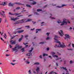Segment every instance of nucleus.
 <instances>
[{
    "mask_svg": "<svg viewBox=\"0 0 74 74\" xmlns=\"http://www.w3.org/2000/svg\"><path fill=\"white\" fill-rule=\"evenodd\" d=\"M54 37L55 38H54V39L55 40V42H56V43H58V44H59V45L58 46L56 45L54 46L55 48H57V47H61L62 48H64V47H65V45H64V44H63V45H62V44L60 43V41H59L58 40V39H56L58 37V36L55 35Z\"/></svg>",
    "mask_w": 74,
    "mask_h": 74,
    "instance_id": "nucleus-1",
    "label": "nucleus"
},
{
    "mask_svg": "<svg viewBox=\"0 0 74 74\" xmlns=\"http://www.w3.org/2000/svg\"><path fill=\"white\" fill-rule=\"evenodd\" d=\"M67 22L68 23H70V21H68V20L64 18L63 19L62 22V21H57V23L59 24L61 23V26H62V25H64V24H65V25H66V24L67 23Z\"/></svg>",
    "mask_w": 74,
    "mask_h": 74,
    "instance_id": "nucleus-2",
    "label": "nucleus"
},
{
    "mask_svg": "<svg viewBox=\"0 0 74 74\" xmlns=\"http://www.w3.org/2000/svg\"><path fill=\"white\" fill-rule=\"evenodd\" d=\"M23 15H21L19 16H18L16 17V18H15L14 17H10V19L12 21H15V20H17L18 19H19V18H18V17H20V16H22Z\"/></svg>",
    "mask_w": 74,
    "mask_h": 74,
    "instance_id": "nucleus-3",
    "label": "nucleus"
},
{
    "mask_svg": "<svg viewBox=\"0 0 74 74\" xmlns=\"http://www.w3.org/2000/svg\"><path fill=\"white\" fill-rule=\"evenodd\" d=\"M26 19H23L17 21L15 23V24H18V23H23L24 22H26Z\"/></svg>",
    "mask_w": 74,
    "mask_h": 74,
    "instance_id": "nucleus-4",
    "label": "nucleus"
},
{
    "mask_svg": "<svg viewBox=\"0 0 74 74\" xmlns=\"http://www.w3.org/2000/svg\"><path fill=\"white\" fill-rule=\"evenodd\" d=\"M33 50V48L32 47L31 48V49L28 51V53L27 54V56H32V52Z\"/></svg>",
    "mask_w": 74,
    "mask_h": 74,
    "instance_id": "nucleus-5",
    "label": "nucleus"
},
{
    "mask_svg": "<svg viewBox=\"0 0 74 74\" xmlns=\"http://www.w3.org/2000/svg\"><path fill=\"white\" fill-rule=\"evenodd\" d=\"M21 48V47L19 46V45H17L14 48H12V52H14L15 51H17L18 49H19Z\"/></svg>",
    "mask_w": 74,
    "mask_h": 74,
    "instance_id": "nucleus-6",
    "label": "nucleus"
},
{
    "mask_svg": "<svg viewBox=\"0 0 74 74\" xmlns=\"http://www.w3.org/2000/svg\"><path fill=\"white\" fill-rule=\"evenodd\" d=\"M59 33L60 36L61 37H62L64 34H63V31L62 30H60V31L59 32Z\"/></svg>",
    "mask_w": 74,
    "mask_h": 74,
    "instance_id": "nucleus-7",
    "label": "nucleus"
},
{
    "mask_svg": "<svg viewBox=\"0 0 74 74\" xmlns=\"http://www.w3.org/2000/svg\"><path fill=\"white\" fill-rule=\"evenodd\" d=\"M60 68L61 69L64 70L66 71L67 73H66V74H69V73H68L69 72L67 71V69H66V68L62 67H61Z\"/></svg>",
    "mask_w": 74,
    "mask_h": 74,
    "instance_id": "nucleus-8",
    "label": "nucleus"
},
{
    "mask_svg": "<svg viewBox=\"0 0 74 74\" xmlns=\"http://www.w3.org/2000/svg\"><path fill=\"white\" fill-rule=\"evenodd\" d=\"M10 43H11V44H12V45L15 44L16 43V40H14V41L12 40L10 41Z\"/></svg>",
    "mask_w": 74,
    "mask_h": 74,
    "instance_id": "nucleus-9",
    "label": "nucleus"
},
{
    "mask_svg": "<svg viewBox=\"0 0 74 74\" xmlns=\"http://www.w3.org/2000/svg\"><path fill=\"white\" fill-rule=\"evenodd\" d=\"M65 36L66 37V38H64L65 40H67V38H70V36L68 34H66L65 35Z\"/></svg>",
    "mask_w": 74,
    "mask_h": 74,
    "instance_id": "nucleus-10",
    "label": "nucleus"
},
{
    "mask_svg": "<svg viewBox=\"0 0 74 74\" xmlns=\"http://www.w3.org/2000/svg\"><path fill=\"white\" fill-rule=\"evenodd\" d=\"M39 70H40V67L37 66V69H36V71L37 72L36 73V74H38V73Z\"/></svg>",
    "mask_w": 74,
    "mask_h": 74,
    "instance_id": "nucleus-11",
    "label": "nucleus"
},
{
    "mask_svg": "<svg viewBox=\"0 0 74 74\" xmlns=\"http://www.w3.org/2000/svg\"><path fill=\"white\" fill-rule=\"evenodd\" d=\"M7 2L6 1L5 2H3H3H2V3L0 4L1 5H3V6L4 5H7Z\"/></svg>",
    "mask_w": 74,
    "mask_h": 74,
    "instance_id": "nucleus-12",
    "label": "nucleus"
},
{
    "mask_svg": "<svg viewBox=\"0 0 74 74\" xmlns=\"http://www.w3.org/2000/svg\"><path fill=\"white\" fill-rule=\"evenodd\" d=\"M25 62L26 63V64H29L30 63L29 60L28 59L25 60Z\"/></svg>",
    "mask_w": 74,
    "mask_h": 74,
    "instance_id": "nucleus-13",
    "label": "nucleus"
},
{
    "mask_svg": "<svg viewBox=\"0 0 74 74\" xmlns=\"http://www.w3.org/2000/svg\"><path fill=\"white\" fill-rule=\"evenodd\" d=\"M1 12H2L3 13V14H4V11L1 10L0 11V15H1L2 16H3V14H2V13H1Z\"/></svg>",
    "mask_w": 74,
    "mask_h": 74,
    "instance_id": "nucleus-14",
    "label": "nucleus"
},
{
    "mask_svg": "<svg viewBox=\"0 0 74 74\" xmlns=\"http://www.w3.org/2000/svg\"><path fill=\"white\" fill-rule=\"evenodd\" d=\"M23 31H24V30H21L17 31V33H22V32H23Z\"/></svg>",
    "mask_w": 74,
    "mask_h": 74,
    "instance_id": "nucleus-15",
    "label": "nucleus"
},
{
    "mask_svg": "<svg viewBox=\"0 0 74 74\" xmlns=\"http://www.w3.org/2000/svg\"><path fill=\"white\" fill-rule=\"evenodd\" d=\"M34 64L35 65H38L40 64V62H35Z\"/></svg>",
    "mask_w": 74,
    "mask_h": 74,
    "instance_id": "nucleus-16",
    "label": "nucleus"
},
{
    "mask_svg": "<svg viewBox=\"0 0 74 74\" xmlns=\"http://www.w3.org/2000/svg\"><path fill=\"white\" fill-rule=\"evenodd\" d=\"M32 21V20L31 19H28L26 21V22H30V21Z\"/></svg>",
    "mask_w": 74,
    "mask_h": 74,
    "instance_id": "nucleus-17",
    "label": "nucleus"
},
{
    "mask_svg": "<svg viewBox=\"0 0 74 74\" xmlns=\"http://www.w3.org/2000/svg\"><path fill=\"white\" fill-rule=\"evenodd\" d=\"M64 6H65V5H62V6H57V7H58L59 8H61V7H63Z\"/></svg>",
    "mask_w": 74,
    "mask_h": 74,
    "instance_id": "nucleus-18",
    "label": "nucleus"
},
{
    "mask_svg": "<svg viewBox=\"0 0 74 74\" xmlns=\"http://www.w3.org/2000/svg\"><path fill=\"white\" fill-rule=\"evenodd\" d=\"M25 27H26L27 29H29V28H30V26H25Z\"/></svg>",
    "mask_w": 74,
    "mask_h": 74,
    "instance_id": "nucleus-19",
    "label": "nucleus"
},
{
    "mask_svg": "<svg viewBox=\"0 0 74 74\" xmlns=\"http://www.w3.org/2000/svg\"><path fill=\"white\" fill-rule=\"evenodd\" d=\"M62 59V58H57L55 59V60H56V61L58 60H59V59Z\"/></svg>",
    "mask_w": 74,
    "mask_h": 74,
    "instance_id": "nucleus-20",
    "label": "nucleus"
},
{
    "mask_svg": "<svg viewBox=\"0 0 74 74\" xmlns=\"http://www.w3.org/2000/svg\"><path fill=\"white\" fill-rule=\"evenodd\" d=\"M53 57H56V58H58V56L57 55H52Z\"/></svg>",
    "mask_w": 74,
    "mask_h": 74,
    "instance_id": "nucleus-21",
    "label": "nucleus"
},
{
    "mask_svg": "<svg viewBox=\"0 0 74 74\" xmlns=\"http://www.w3.org/2000/svg\"><path fill=\"white\" fill-rule=\"evenodd\" d=\"M15 16H18L19 15H20V14L19 13H14V14Z\"/></svg>",
    "mask_w": 74,
    "mask_h": 74,
    "instance_id": "nucleus-22",
    "label": "nucleus"
},
{
    "mask_svg": "<svg viewBox=\"0 0 74 74\" xmlns=\"http://www.w3.org/2000/svg\"><path fill=\"white\" fill-rule=\"evenodd\" d=\"M9 15H14V14H12L11 13L9 12Z\"/></svg>",
    "mask_w": 74,
    "mask_h": 74,
    "instance_id": "nucleus-23",
    "label": "nucleus"
},
{
    "mask_svg": "<svg viewBox=\"0 0 74 74\" xmlns=\"http://www.w3.org/2000/svg\"><path fill=\"white\" fill-rule=\"evenodd\" d=\"M45 43V42H41L39 43V44H44Z\"/></svg>",
    "mask_w": 74,
    "mask_h": 74,
    "instance_id": "nucleus-24",
    "label": "nucleus"
},
{
    "mask_svg": "<svg viewBox=\"0 0 74 74\" xmlns=\"http://www.w3.org/2000/svg\"><path fill=\"white\" fill-rule=\"evenodd\" d=\"M48 56V54H45V53H43V56Z\"/></svg>",
    "mask_w": 74,
    "mask_h": 74,
    "instance_id": "nucleus-25",
    "label": "nucleus"
},
{
    "mask_svg": "<svg viewBox=\"0 0 74 74\" xmlns=\"http://www.w3.org/2000/svg\"><path fill=\"white\" fill-rule=\"evenodd\" d=\"M26 6H27V7H30V8L32 7H31V6H30V5L29 4H27L26 5Z\"/></svg>",
    "mask_w": 74,
    "mask_h": 74,
    "instance_id": "nucleus-26",
    "label": "nucleus"
},
{
    "mask_svg": "<svg viewBox=\"0 0 74 74\" xmlns=\"http://www.w3.org/2000/svg\"><path fill=\"white\" fill-rule=\"evenodd\" d=\"M40 29H36V33H38V31H40Z\"/></svg>",
    "mask_w": 74,
    "mask_h": 74,
    "instance_id": "nucleus-27",
    "label": "nucleus"
},
{
    "mask_svg": "<svg viewBox=\"0 0 74 74\" xmlns=\"http://www.w3.org/2000/svg\"><path fill=\"white\" fill-rule=\"evenodd\" d=\"M16 64L15 63V64H14L12 62H10V64H12V66H14V65H15Z\"/></svg>",
    "mask_w": 74,
    "mask_h": 74,
    "instance_id": "nucleus-28",
    "label": "nucleus"
},
{
    "mask_svg": "<svg viewBox=\"0 0 74 74\" xmlns=\"http://www.w3.org/2000/svg\"><path fill=\"white\" fill-rule=\"evenodd\" d=\"M25 48H23L22 49H21V51H22V52H25Z\"/></svg>",
    "mask_w": 74,
    "mask_h": 74,
    "instance_id": "nucleus-29",
    "label": "nucleus"
},
{
    "mask_svg": "<svg viewBox=\"0 0 74 74\" xmlns=\"http://www.w3.org/2000/svg\"><path fill=\"white\" fill-rule=\"evenodd\" d=\"M16 4H18V5H21V4L19 3H15Z\"/></svg>",
    "mask_w": 74,
    "mask_h": 74,
    "instance_id": "nucleus-30",
    "label": "nucleus"
},
{
    "mask_svg": "<svg viewBox=\"0 0 74 74\" xmlns=\"http://www.w3.org/2000/svg\"><path fill=\"white\" fill-rule=\"evenodd\" d=\"M49 39H50V38L49 37H47L46 38V40H49Z\"/></svg>",
    "mask_w": 74,
    "mask_h": 74,
    "instance_id": "nucleus-31",
    "label": "nucleus"
},
{
    "mask_svg": "<svg viewBox=\"0 0 74 74\" xmlns=\"http://www.w3.org/2000/svg\"><path fill=\"white\" fill-rule=\"evenodd\" d=\"M36 4V2H33L32 3V5H34V4Z\"/></svg>",
    "mask_w": 74,
    "mask_h": 74,
    "instance_id": "nucleus-32",
    "label": "nucleus"
},
{
    "mask_svg": "<svg viewBox=\"0 0 74 74\" xmlns=\"http://www.w3.org/2000/svg\"><path fill=\"white\" fill-rule=\"evenodd\" d=\"M41 9H38L37 10V11L38 12H40V11H41Z\"/></svg>",
    "mask_w": 74,
    "mask_h": 74,
    "instance_id": "nucleus-33",
    "label": "nucleus"
},
{
    "mask_svg": "<svg viewBox=\"0 0 74 74\" xmlns=\"http://www.w3.org/2000/svg\"><path fill=\"white\" fill-rule=\"evenodd\" d=\"M51 53L53 55H54L55 54V53L52 52H51Z\"/></svg>",
    "mask_w": 74,
    "mask_h": 74,
    "instance_id": "nucleus-34",
    "label": "nucleus"
},
{
    "mask_svg": "<svg viewBox=\"0 0 74 74\" xmlns=\"http://www.w3.org/2000/svg\"><path fill=\"white\" fill-rule=\"evenodd\" d=\"M50 18L52 19H55V17H52L51 16L50 17Z\"/></svg>",
    "mask_w": 74,
    "mask_h": 74,
    "instance_id": "nucleus-35",
    "label": "nucleus"
},
{
    "mask_svg": "<svg viewBox=\"0 0 74 74\" xmlns=\"http://www.w3.org/2000/svg\"><path fill=\"white\" fill-rule=\"evenodd\" d=\"M39 57L40 59H42V55H40L39 56Z\"/></svg>",
    "mask_w": 74,
    "mask_h": 74,
    "instance_id": "nucleus-36",
    "label": "nucleus"
},
{
    "mask_svg": "<svg viewBox=\"0 0 74 74\" xmlns=\"http://www.w3.org/2000/svg\"><path fill=\"white\" fill-rule=\"evenodd\" d=\"M20 7H18L16 8V10H19V9H20Z\"/></svg>",
    "mask_w": 74,
    "mask_h": 74,
    "instance_id": "nucleus-37",
    "label": "nucleus"
},
{
    "mask_svg": "<svg viewBox=\"0 0 74 74\" xmlns=\"http://www.w3.org/2000/svg\"><path fill=\"white\" fill-rule=\"evenodd\" d=\"M28 35H27L25 36V38H27V37H28Z\"/></svg>",
    "mask_w": 74,
    "mask_h": 74,
    "instance_id": "nucleus-38",
    "label": "nucleus"
},
{
    "mask_svg": "<svg viewBox=\"0 0 74 74\" xmlns=\"http://www.w3.org/2000/svg\"><path fill=\"white\" fill-rule=\"evenodd\" d=\"M34 14L36 15H38V14L36 12H34Z\"/></svg>",
    "mask_w": 74,
    "mask_h": 74,
    "instance_id": "nucleus-39",
    "label": "nucleus"
},
{
    "mask_svg": "<svg viewBox=\"0 0 74 74\" xmlns=\"http://www.w3.org/2000/svg\"><path fill=\"white\" fill-rule=\"evenodd\" d=\"M10 54H6L5 55V56H7V57H8V56H10Z\"/></svg>",
    "mask_w": 74,
    "mask_h": 74,
    "instance_id": "nucleus-40",
    "label": "nucleus"
},
{
    "mask_svg": "<svg viewBox=\"0 0 74 74\" xmlns=\"http://www.w3.org/2000/svg\"><path fill=\"white\" fill-rule=\"evenodd\" d=\"M50 33H47L46 34V35H47V36H49V34Z\"/></svg>",
    "mask_w": 74,
    "mask_h": 74,
    "instance_id": "nucleus-41",
    "label": "nucleus"
},
{
    "mask_svg": "<svg viewBox=\"0 0 74 74\" xmlns=\"http://www.w3.org/2000/svg\"><path fill=\"white\" fill-rule=\"evenodd\" d=\"M22 38H20L19 39V42H21V40H22Z\"/></svg>",
    "mask_w": 74,
    "mask_h": 74,
    "instance_id": "nucleus-42",
    "label": "nucleus"
},
{
    "mask_svg": "<svg viewBox=\"0 0 74 74\" xmlns=\"http://www.w3.org/2000/svg\"><path fill=\"white\" fill-rule=\"evenodd\" d=\"M33 73H34V74H36V72L34 71H33Z\"/></svg>",
    "mask_w": 74,
    "mask_h": 74,
    "instance_id": "nucleus-43",
    "label": "nucleus"
},
{
    "mask_svg": "<svg viewBox=\"0 0 74 74\" xmlns=\"http://www.w3.org/2000/svg\"><path fill=\"white\" fill-rule=\"evenodd\" d=\"M23 38V36L22 35V36H21V39H22Z\"/></svg>",
    "mask_w": 74,
    "mask_h": 74,
    "instance_id": "nucleus-44",
    "label": "nucleus"
},
{
    "mask_svg": "<svg viewBox=\"0 0 74 74\" xmlns=\"http://www.w3.org/2000/svg\"><path fill=\"white\" fill-rule=\"evenodd\" d=\"M9 6H11V5H12V4H11V3H10L9 4Z\"/></svg>",
    "mask_w": 74,
    "mask_h": 74,
    "instance_id": "nucleus-45",
    "label": "nucleus"
},
{
    "mask_svg": "<svg viewBox=\"0 0 74 74\" xmlns=\"http://www.w3.org/2000/svg\"><path fill=\"white\" fill-rule=\"evenodd\" d=\"M5 23H7V21L6 20H5Z\"/></svg>",
    "mask_w": 74,
    "mask_h": 74,
    "instance_id": "nucleus-46",
    "label": "nucleus"
},
{
    "mask_svg": "<svg viewBox=\"0 0 74 74\" xmlns=\"http://www.w3.org/2000/svg\"><path fill=\"white\" fill-rule=\"evenodd\" d=\"M9 47H10V48H12V46H11V45H9Z\"/></svg>",
    "mask_w": 74,
    "mask_h": 74,
    "instance_id": "nucleus-47",
    "label": "nucleus"
},
{
    "mask_svg": "<svg viewBox=\"0 0 74 74\" xmlns=\"http://www.w3.org/2000/svg\"><path fill=\"white\" fill-rule=\"evenodd\" d=\"M22 27L18 28V29H17V30H19L20 29H22Z\"/></svg>",
    "mask_w": 74,
    "mask_h": 74,
    "instance_id": "nucleus-48",
    "label": "nucleus"
},
{
    "mask_svg": "<svg viewBox=\"0 0 74 74\" xmlns=\"http://www.w3.org/2000/svg\"><path fill=\"white\" fill-rule=\"evenodd\" d=\"M49 58H50V59H52V57H51V56H49Z\"/></svg>",
    "mask_w": 74,
    "mask_h": 74,
    "instance_id": "nucleus-49",
    "label": "nucleus"
},
{
    "mask_svg": "<svg viewBox=\"0 0 74 74\" xmlns=\"http://www.w3.org/2000/svg\"><path fill=\"white\" fill-rule=\"evenodd\" d=\"M28 44V43H23V44H24V45H26V44Z\"/></svg>",
    "mask_w": 74,
    "mask_h": 74,
    "instance_id": "nucleus-50",
    "label": "nucleus"
},
{
    "mask_svg": "<svg viewBox=\"0 0 74 74\" xmlns=\"http://www.w3.org/2000/svg\"><path fill=\"white\" fill-rule=\"evenodd\" d=\"M72 47H73V48L74 47V44H72Z\"/></svg>",
    "mask_w": 74,
    "mask_h": 74,
    "instance_id": "nucleus-51",
    "label": "nucleus"
},
{
    "mask_svg": "<svg viewBox=\"0 0 74 74\" xmlns=\"http://www.w3.org/2000/svg\"><path fill=\"white\" fill-rule=\"evenodd\" d=\"M47 51H49V48H47Z\"/></svg>",
    "mask_w": 74,
    "mask_h": 74,
    "instance_id": "nucleus-52",
    "label": "nucleus"
},
{
    "mask_svg": "<svg viewBox=\"0 0 74 74\" xmlns=\"http://www.w3.org/2000/svg\"><path fill=\"white\" fill-rule=\"evenodd\" d=\"M73 62L71 61H70V63H72Z\"/></svg>",
    "mask_w": 74,
    "mask_h": 74,
    "instance_id": "nucleus-53",
    "label": "nucleus"
},
{
    "mask_svg": "<svg viewBox=\"0 0 74 74\" xmlns=\"http://www.w3.org/2000/svg\"><path fill=\"white\" fill-rule=\"evenodd\" d=\"M71 45V43H70L69 45V47H70V46Z\"/></svg>",
    "mask_w": 74,
    "mask_h": 74,
    "instance_id": "nucleus-54",
    "label": "nucleus"
},
{
    "mask_svg": "<svg viewBox=\"0 0 74 74\" xmlns=\"http://www.w3.org/2000/svg\"><path fill=\"white\" fill-rule=\"evenodd\" d=\"M13 34H16V32H13Z\"/></svg>",
    "mask_w": 74,
    "mask_h": 74,
    "instance_id": "nucleus-55",
    "label": "nucleus"
},
{
    "mask_svg": "<svg viewBox=\"0 0 74 74\" xmlns=\"http://www.w3.org/2000/svg\"><path fill=\"white\" fill-rule=\"evenodd\" d=\"M1 40H3V41H4V40H3V38H1Z\"/></svg>",
    "mask_w": 74,
    "mask_h": 74,
    "instance_id": "nucleus-56",
    "label": "nucleus"
},
{
    "mask_svg": "<svg viewBox=\"0 0 74 74\" xmlns=\"http://www.w3.org/2000/svg\"><path fill=\"white\" fill-rule=\"evenodd\" d=\"M23 11H26L25 10H23V11H21V12H23Z\"/></svg>",
    "mask_w": 74,
    "mask_h": 74,
    "instance_id": "nucleus-57",
    "label": "nucleus"
},
{
    "mask_svg": "<svg viewBox=\"0 0 74 74\" xmlns=\"http://www.w3.org/2000/svg\"><path fill=\"white\" fill-rule=\"evenodd\" d=\"M62 62V60H61L60 61V62Z\"/></svg>",
    "mask_w": 74,
    "mask_h": 74,
    "instance_id": "nucleus-58",
    "label": "nucleus"
},
{
    "mask_svg": "<svg viewBox=\"0 0 74 74\" xmlns=\"http://www.w3.org/2000/svg\"><path fill=\"white\" fill-rule=\"evenodd\" d=\"M15 61H16V60H12L13 62H15Z\"/></svg>",
    "mask_w": 74,
    "mask_h": 74,
    "instance_id": "nucleus-59",
    "label": "nucleus"
},
{
    "mask_svg": "<svg viewBox=\"0 0 74 74\" xmlns=\"http://www.w3.org/2000/svg\"><path fill=\"white\" fill-rule=\"evenodd\" d=\"M25 47H28V45H26L25 46Z\"/></svg>",
    "mask_w": 74,
    "mask_h": 74,
    "instance_id": "nucleus-60",
    "label": "nucleus"
},
{
    "mask_svg": "<svg viewBox=\"0 0 74 74\" xmlns=\"http://www.w3.org/2000/svg\"><path fill=\"white\" fill-rule=\"evenodd\" d=\"M69 29H70V30H71V29H72V28H71V27H70Z\"/></svg>",
    "mask_w": 74,
    "mask_h": 74,
    "instance_id": "nucleus-61",
    "label": "nucleus"
},
{
    "mask_svg": "<svg viewBox=\"0 0 74 74\" xmlns=\"http://www.w3.org/2000/svg\"><path fill=\"white\" fill-rule=\"evenodd\" d=\"M56 65L57 66H58V63H56Z\"/></svg>",
    "mask_w": 74,
    "mask_h": 74,
    "instance_id": "nucleus-62",
    "label": "nucleus"
},
{
    "mask_svg": "<svg viewBox=\"0 0 74 74\" xmlns=\"http://www.w3.org/2000/svg\"><path fill=\"white\" fill-rule=\"evenodd\" d=\"M39 74H42V72H40V73H39Z\"/></svg>",
    "mask_w": 74,
    "mask_h": 74,
    "instance_id": "nucleus-63",
    "label": "nucleus"
},
{
    "mask_svg": "<svg viewBox=\"0 0 74 74\" xmlns=\"http://www.w3.org/2000/svg\"><path fill=\"white\" fill-rule=\"evenodd\" d=\"M44 23V22H43L41 23V24H43V23Z\"/></svg>",
    "mask_w": 74,
    "mask_h": 74,
    "instance_id": "nucleus-64",
    "label": "nucleus"
}]
</instances>
